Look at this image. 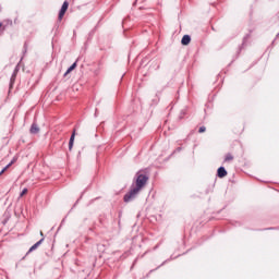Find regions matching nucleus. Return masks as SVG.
Here are the masks:
<instances>
[{"mask_svg": "<svg viewBox=\"0 0 279 279\" xmlns=\"http://www.w3.org/2000/svg\"><path fill=\"white\" fill-rule=\"evenodd\" d=\"M73 143H75V130L72 132V135L70 137V142H69V149L70 150L73 149Z\"/></svg>", "mask_w": 279, "mask_h": 279, "instance_id": "nucleus-5", "label": "nucleus"}, {"mask_svg": "<svg viewBox=\"0 0 279 279\" xmlns=\"http://www.w3.org/2000/svg\"><path fill=\"white\" fill-rule=\"evenodd\" d=\"M9 167H11L9 163L2 169V171H4V173H5V171L8 170V168Z\"/></svg>", "mask_w": 279, "mask_h": 279, "instance_id": "nucleus-16", "label": "nucleus"}, {"mask_svg": "<svg viewBox=\"0 0 279 279\" xmlns=\"http://www.w3.org/2000/svg\"><path fill=\"white\" fill-rule=\"evenodd\" d=\"M191 44V37L189 35H184L181 40V45H190Z\"/></svg>", "mask_w": 279, "mask_h": 279, "instance_id": "nucleus-6", "label": "nucleus"}, {"mask_svg": "<svg viewBox=\"0 0 279 279\" xmlns=\"http://www.w3.org/2000/svg\"><path fill=\"white\" fill-rule=\"evenodd\" d=\"M77 66V62H74L65 72L64 75H69V73H71V71H74V69H76Z\"/></svg>", "mask_w": 279, "mask_h": 279, "instance_id": "nucleus-7", "label": "nucleus"}, {"mask_svg": "<svg viewBox=\"0 0 279 279\" xmlns=\"http://www.w3.org/2000/svg\"><path fill=\"white\" fill-rule=\"evenodd\" d=\"M40 235L43 236V232H40Z\"/></svg>", "mask_w": 279, "mask_h": 279, "instance_id": "nucleus-18", "label": "nucleus"}, {"mask_svg": "<svg viewBox=\"0 0 279 279\" xmlns=\"http://www.w3.org/2000/svg\"><path fill=\"white\" fill-rule=\"evenodd\" d=\"M231 160H234V157L232 156V154H227L225 157V162H230Z\"/></svg>", "mask_w": 279, "mask_h": 279, "instance_id": "nucleus-8", "label": "nucleus"}, {"mask_svg": "<svg viewBox=\"0 0 279 279\" xmlns=\"http://www.w3.org/2000/svg\"><path fill=\"white\" fill-rule=\"evenodd\" d=\"M14 162H16V158H13V159L11 160V162L9 163L10 167H12V166L14 165Z\"/></svg>", "mask_w": 279, "mask_h": 279, "instance_id": "nucleus-15", "label": "nucleus"}, {"mask_svg": "<svg viewBox=\"0 0 279 279\" xmlns=\"http://www.w3.org/2000/svg\"><path fill=\"white\" fill-rule=\"evenodd\" d=\"M147 182H149V175L147 173L143 170L136 172L131 190L124 195V202L128 203L136 199V196L142 192L144 186H147Z\"/></svg>", "mask_w": 279, "mask_h": 279, "instance_id": "nucleus-1", "label": "nucleus"}, {"mask_svg": "<svg viewBox=\"0 0 279 279\" xmlns=\"http://www.w3.org/2000/svg\"><path fill=\"white\" fill-rule=\"evenodd\" d=\"M29 132L31 134H38V132H40V128H38V124L36 122L32 124Z\"/></svg>", "mask_w": 279, "mask_h": 279, "instance_id": "nucleus-4", "label": "nucleus"}, {"mask_svg": "<svg viewBox=\"0 0 279 279\" xmlns=\"http://www.w3.org/2000/svg\"><path fill=\"white\" fill-rule=\"evenodd\" d=\"M1 25H3V24L0 23V27H1Z\"/></svg>", "mask_w": 279, "mask_h": 279, "instance_id": "nucleus-19", "label": "nucleus"}, {"mask_svg": "<svg viewBox=\"0 0 279 279\" xmlns=\"http://www.w3.org/2000/svg\"><path fill=\"white\" fill-rule=\"evenodd\" d=\"M217 175L218 178H226V175H228V171L225 167H220L218 168Z\"/></svg>", "mask_w": 279, "mask_h": 279, "instance_id": "nucleus-3", "label": "nucleus"}, {"mask_svg": "<svg viewBox=\"0 0 279 279\" xmlns=\"http://www.w3.org/2000/svg\"><path fill=\"white\" fill-rule=\"evenodd\" d=\"M61 10L65 11L69 10V2L68 1H64L62 7H61Z\"/></svg>", "mask_w": 279, "mask_h": 279, "instance_id": "nucleus-11", "label": "nucleus"}, {"mask_svg": "<svg viewBox=\"0 0 279 279\" xmlns=\"http://www.w3.org/2000/svg\"><path fill=\"white\" fill-rule=\"evenodd\" d=\"M64 14H66V11L61 9L60 12H59V21H62V19H64Z\"/></svg>", "mask_w": 279, "mask_h": 279, "instance_id": "nucleus-9", "label": "nucleus"}, {"mask_svg": "<svg viewBox=\"0 0 279 279\" xmlns=\"http://www.w3.org/2000/svg\"><path fill=\"white\" fill-rule=\"evenodd\" d=\"M43 241H45V238L40 239L38 242H36L29 250H28V254H32V252H34L35 250H38V247H40V245H43Z\"/></svg>", "mask_w": 279, "mask_h": 279, "instance_id": "nucleus-2", "label": "nucleus"}, {"mask_svg": "<svg viewBox=\"0 0 279 279\" xmlns=\"http://www.w3.org/2000/svg\"><path fill=\"white\" fill-rule=\"evenodd\" d=\"M27 193V189H24L21 194H20V197H23V195H25Z\"/></svg>", "mask_w": 279, "mask_h": 279, "instance_id": "nucleus-14", "label": "nucleus"}, {"mask_svg": "<svg viewBox=\"0 0 279 279\" xmlns=\"http://www.w3.org/2000/svg\"><path fill=\"white\" fill-rule=\"evenodd\" d=\"M15 81H16V70H14V72L11 76V85L14 84Z\"/></svg>", "mask_w": 279, "mask_h": 279, "instance_id": "nucleus-12", "label": "nucleus"}, {"mask_svg": "<svg viewBox=\"0 0 279 279\" xmlns=\"http://www.w3.org/2000/svg\"><path fill=\"white\" fill-rule=\"evenodd\" d=\"M61 10L65 11L69 10V2L68 1H64L62 7H61Z\"/></svg>", "mask_w": 279, "mask_h": 279, "instance_id": "nucleus-10", "label": "nucleus"}, {"mask_svg": "<svg viewBox=\"0 0 279 279\" xmlns=\"http://www.w3.org/2000/svg\"><path fill=\"white\" fill-rule=\"evenodd\" d=\"M3 173H4V171H3V170H1V171H0V175H1V174H3Z\"/></svg>", "mask_w": 279, "mask_h": 279, "instance_id": "nucleus-17", "label": "nucleus"}, {"mask_svg": "<svg viewBox=\"0 0 279 279\" xmlns=\"http://www.w3.org/2000/svg\"><path fill=\"white\" fill-rule=\"evenodd\" d=\"M198 132H199V134H203V132H206V126H201Z\"/></svg>", "mask_w": 279, "mask_h": 279, "instance_id": "nucleus-13", "label": "nucleus"}]
</instances>
